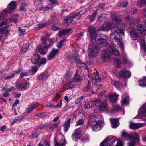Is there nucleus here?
Masks as SVG:
<instances>
[{"label": "nucleus", "instance_id": "f257e3e1", "mask_svg": "<svg viewBox=\"0 0 146 146\" xmlns=\"http://www.w3.org/2000/svg\"><path fill=\"white\" fill-rule=\"evenodd\" d=\"M114 25L112 22H107L104 23L100 27V30L104 31H110L112 28V33L111 35L110 40L112 44H114L115 42H117L119 45V47L123 50L124 46L123 42L121 41V36H124V31L123 29H118L116 27H112Z\"/></svg>", "mask_w": 146, "mask_h": 146}, {"label": "nucleus", "instance_id": "f03ea898", "mask_svg": "<svg viewBox=\"0 0 146 146\" xmlns=\"http://www.w3.org/2000/svg\"><path fill=\"white\" fill-rule=\"evenodd\" d=\"M89 31L90 33V36L92 40H95L96 43L99 44L102 46L104 45L106 43V40L107 39V36L105 35H103V37L101 36V37L99 38L98 39L96 40L95 37L96 34V30L94 27L92 26L90 27L89 29Z\"/></svg>", "mask_w": 146, "mask_h": 146}, {"label": "nucleus", "instance_id": "7ed1b4c3", "mask_svg": "<svg viewBox=\"0 0 146 146\" xmlns=\"http://www.w3.org/2000/svg\"><path fill=\"white\" fill-rule=\"evenodd\" d=\"M106 50H104L102 52V55L105 59L109 60L110 58L111 54L116 55L119 54V52L116 49L114 46H111L109 44H107L106 45Z\"/></svg>", "mask_w": 146, "mask_h": 146}, {"label": "nucleus", "instance_id": "20e7f679", "mask_svg": "<svg viewBox=\"0 0 146 146\" xmlns=\"http://www.w3.org/2000/svg\"><path fill=\"white\" fill-rule=\"evenodd\" d=\"M90 53L88 54L89 57L92 58L96 57L100 50L99 46L95 44H91L89 46Z\"/></svg>", "mask_w": 146, "mask_h": 146}, {"label": "nucleus", "instance_id": "39448f33", "mask_svg": "<svg viewBox=\"0 0 146 146\" xmlns=\"http://www.w3.org/2000/svg\"><path fill=\"white\" fill-rule=\"evenodd\" d=\"M82 11H80L79 13H75L74 15L71 14L70 16L67 17L66 18H65L64 20V22L67 23L68 21L70 20V22L68 24L70 25H73L76 23V21L73 19L76 17L77 16H80L82 14H80Z\"/></svg>", "mask_w": 146, "mask_h": 146}, {"label": "nucleus", "instance_id": "423d86ee", "mask_svg": "<svg viewBox=\"0 0 146 146\" xmlns=\"http://www.w3.org/2000/svg\"><path fill=\"white\" fill-rule=\"evenodd\" d=\"M116 140V138L112 136L106 137L100 144V146H111Z\"/></svg>", "mask_w": 146, "mask_h": 146}, {"label": "nucleus", "instance_id": "0eeeda50", "mask_svg": "<svg viewBox=\"0 0 146 146\" xmlns=\"http://www.w3.org/2000/svg\"><path fill=\"white\" fill-rule=\"evenodd\" d=\"M16 4L15 1H12L9 5V7L5 9L2 13L1 14H2L4 17L5 15L11 13L15 9Z\"/></svg>", "mask_w": 146, "mask_h": 146}, {"label": "nucleus", "instance_id": "6e6552de", "mask_svg": "<svg viewBox=\"0 0 146 146\" xmlns=\"http://www.w3.org/2000/svg\"><path fill=\"white\" fill-rule=\"evenodd\" d=\"M99 110L100 112L107 113L108 111V105L105 101L101 102L98 106Z\"/></svg>", "mask_w": 146, "mask_h": 146}, {"label": "nucleus", "instance_id": "1a4fd4ad", "mask_svg": "<svg viewBox=\"0 0 146 146\" xmlns=\"http://www.w3.org/2000/svg\"><path fill=\"white\" fill-rule=\"evenodd\" d=\"M131 38L133 40H137L139 42L141 39V37L139 34L136 30L133 29L130 33Z\"/></svg>", "mask_w": 146, "mask_h": 146}, {"label": "nucleus", "instance_id": "9d476101", "mask_svg": "<svg viewBox=\"0 0 146 146\" xmlns=\"http://www.w3.org/2000/svg\"><path fill=\"white\" fill-rule=\"evenodd\" d=\"M145 125V124L144 123H133L131 122L129 127L132 129L136 130L144 126Z\"/></svg>", "mask_w": 146, "mask_h": 146}, {"label": "nucleus", "instance_id": "9b49d317", "mask_svg": "<svg viewBox=\"0 0 146 146\" xmlns=\"http://www.w3.org/2000/svg\"><path fill=\"white\" fill-rule=\"evenodd\" d=\"M81 131L80 128H77L75 129L74 133L72 135V138L73 139L77 140L80 137Z\"/></svg>", "mask_w": 146, "mask_h": 146}, {"label": "nucleus", "instance_id": "f8f14e48", "mask_svg": "<svg viewBox=\"0 0 146 146\" xmlns=\"http://www.w3.org/2000/svg\"><path fill=\"white\" fill-rule=\"evenodd\" d=\"M119 75L120 76L123 78L126 79L129 78L131 76L130 72L125 69H123L121 71Z\"/></svg>", "mask_w": 146, "mask_h": 146}, {"label": "nucleus", "instance_id": "ddd939ff", "mask_svg": "<svg viewBox=\"0 0 146 146\" xmlns=\"http://www.w3.org/2000/svg\"><path fill=\"white\" fill-rule=\"evenodd\" d=\"M96 117L95 115H92L89 116L88 118V122L87 124V127H90L92 124L95 123Z\"/></svg>", "mask_w": 146, "mask_h": 146}, {"label": "nucleus", "instance_id": "4468645a", "mask_svg": "<svg viewBox=\"0 0 146 146\" xmlns=\"http://www.w3.org/2000/svg\"><path fill=\"white\" fill-rule=\"evenodd\" d=\"M59 50L58 49L53 48L48 56V59L50 60L54 58L55 56L58 54Z\"/></svg>", "mask_w": 146, "mask_h": 146}, {"label": "nucleus", "instance_id": "2eb2a0df", "mask_svg": "<svg viewBox=\"0 0 146 146\" xmlns=\"http://www.w3.org/2000/svg\"><path fill=\"white\" fill-rule=\"evenodd\" d=\"M54 142L55 146H65L66 143V141L64 138L57 140L55 139Z\"/></svg>", "mask_w": 146, "mask_h": 146}, {"label": "nucleus", "instance_id": "dca6fc26", "mask_svg": "<svg viewBox=\"0 0 146 146\" xmlns=\"http://www.w3.org/2000/svg\"><path fill=\"white\" fill-rule=\"evenodd\" d=\"M137 29L140 33L146 35V26L143 25H138Z\"/></svg>", "mask_w": 146, "mask_h": 146}, {"label": "nucleus", "instance_id": "f3484780", "mask_svg": "<svg viewBox=\"0 0 146 146\" xmlns=\"http://www.w3.org/2000/svg\"><path fill=\"white\" fill-rule=\"evenodd\" d=\"M100 121H98L95 122V123L92 124L90 127H91L94 131H98L100 130Z\"/></svg>", "mask_w": 146, "mask_h": 146}, {"label": "nucleus", "instance_id": "a211bd4d", "mask_svg": "<svg viewBox=\"0 0 146 146\" xmlns=\"http://www.w3.org/2000/svg\"><path fill=\"white\" fill-rule=\"evenodd\" d=\"M82 78L78 74H76L72 78V80H70L69 82V83H72V82H79L82 81Z\"/></svg>", "mask_w": 146, "mask_h": 146}, {"label": "nucleus", "instance_id": "6ab92c4d", "mask_svg": "<svg viewBox=\"0 0 146 146\" xmlns=\"http://www.w3.org/2000/svg\"><path fill=\"white\" fill-rule=\"evenodd\" d=\"M139 114L142 115L143 117H146V103L140 109L139 111Z\"/></svg>", "mask_w": 146, "mask_h": 146}, {"label": "nucleus", "instance_id": "aec40b11", "mask_svg": "<svg viewBox=\"0 0 146 146\" xmlns=\"http://www.w3.org/2000/svg\"><path fill=\"white\" fill-rule=\"evenodd\" d=\"M119 96V94L116 93H113L108 96V98L111 102H114L117 100Z\"/></svg>", "mask_w": 146, "mask_h": 146}, {"label": "nucleus", "instance_id": "412c9836", "mask_svg": "<svg viewBox=\"0 0 146 146\" xmlns=\"http://www.w3.org/2000/svg\"><path fill=\"white\" fill-rule=\"evenodd\" d=\"M92 84L95 85L100 82L101 81V79L99 77L98 73L96 71V73L95 77L93 78L92 80Z\"/></svg>", "mask_w": 146, "mask_h": 146}, {"label": "nucleus", "instance_id": "4be33fe9", "mask_svg": "<svg viewBox=\"0 0 146 146\" xmlns=\"http://www.w3.org/2000/svg\"><path fill=\"white\" fill-rule=\"evenodd\" d=\"M40 58V56L37 54H35L31 59V62L33 64H36L38 63Z\"/></svg>", "mask_w": 146, "mask_h": 146}, {"label": "nucleus", "instance_id": "5701e85b", "mask_svg": "<svg viewBox=\"0 0 146 146\" xmlns=\"http://www.w3.org/2000/svg\"><path fill=\"white\" fill-rule=\"evenodd\" d=\"M49 75L48 73L41 74L37 78L38 80L43 81L46 80L49 76Z\"/></svg>", "mask_w": 146, "mask_h": 146}, {"label": "nucleus", "instance_id": "b1692460", "mask_svg": "<svg viewBox=\"0 0 146 146\" xmlns=\"http://www.w3.org/2000/svg\"><path fill=\"white\" fill-rule=\"evenodd\" d=\"M48 48V47L46 45H42L40 47L39 51L41 54H45L47 52Z\"/></svg>", "mask_w": 146, "mask_h": 146}, {"label": "nucleus", "instance_id": "393cba45", "mask_svg": "<svg viewBox=\"0 0 146 146\" xmlns=\"http://www.w3.org/2000/svg\"><path fill=\"white\" fill-rule=\"evenodd\" d=\"M71 119V118L67 120L65 122L64 126V130L66 133L70 127V122Z\"/></svg>", "mask_w": 146, "mask_h": 146}, {"label": "nucleus", "instance_id": "a878e982", "mask_svg": "<svg viewBox=\"0 0 146 146\" xmlns=\"http://www.w3.org/2000/svg\"><path fill=\"white\" fill-rule=\"evenodd\" d=\"M110 120L112 125V127L116 128L118 126L119 122L118 119H116L111 118L110 119Z\"/></svg>", "mask_w": 146, "mask_h": 146}, {"label": "nucleus", "instance_id": "bb28decb", "mask_svg": "<svg viewBox=\"0 0 146 146\" xmlns=\"http://www.w3.org/2000/svg\"><path fill=\"white\" fill-rule=\"evenodd\" d=\"M129 96L127 93L123 94L122 95V104L123 105L127 103L128 100Z\"/></svg>", "mask_w": 146, "mask_h": 146}, {"label": "nucleus", "instance_id": "cd10ccee", "mask_svg": "<svg viewBox=\"0 0 146 146\" xmlns=\"http://www.w3.org/2000/svg\"><path fill=\"white\" fill-rule=\"evenodd\" d=\"M29 85V84L28 82H22L18 85V87L23 90H25L27 89Z\"/></svg>", "mask_w": 146, "mask_h": 146}, {"label": "nucleus", "instance_id": "c85d7f7f", "mask_svg": "<svg viewBox=\"0 0 146 146\" xmlns=\"http://www.w3.org/2000/svg\"><path fill=\"white\" fill-rule=\"evenodd\" d=\"M111 18L112 20L115 22L116 23L120 24L121 22V19H119L118 17L115 14H112L111 15Z\"/></svg>", "mask_w": 146, "mask_h": 146}, {"label": "nucleus", "instance_id": "c756f323", "mask_svg": "<svg viewBox=\"0 0 146 146\" xmlns=\"http://www.w3.org/2000/svg\"><path fill=\"white\" fill-rule=\"evenodd\" d=\"M131 139L138 141L139 139V137L138 134L135 132L130 133Z\"/></svg>", "mask_w": 146, "mask_h": 146}, {"label": "nucleus", "instance_id": "7c9ffc66", "mask_svg": "<svg viewBox=\"0 0 146 146\" xmlns=\"http://www.w3.org/2000/svg\"><path fill=\"white\" fill-rule=\"evenodd\" d=\"M139 84L140 86H146V77H143L142 79L140 80L139 82Z\"/></svg>", "mask_w": 146, "mask_h": 146}, {"label": "nucleus", "instance_id": "2f4dec72", "mask_svg": "<svg viewBox=\"0 0 146 146\" xmlns=\"http://www.w3.org/2000/svg\"><path fill=\"white\" fill-rule=\"evenodd\" d=\"M29 44H24L21 49L20 51L21 53H24L29 48Z\"/></svg>", "mask_w": 146, "mask_h": 146}, {"label": "nucleus", "instance_id": "473e14b6", "mask_svg": "<svg viewBox=\"0 0 146 146\" xmlns=\"http://www.w3.org/2000/svg\"><path fill=\"white\" fill-rule=\"evenodd\" d=\"M49 42V44L46 45L49 48L52 46L54 43L55 42V38H49L48 40Z\"/></svg>", "mask_w": 146, "mask_h": 146}, {"label": "nucleus", "instance_id": "72a5a7b5", "mask_svg": "<svg viewBox=\"0 0 146 146\" xmlns=\"http://www.w3.org/2000/svg\"><path fill=\"white\" fill-rule=\"evenodd\" d=\"M22 119L23 117L22 116L17 117L14 119L13 121L11 122V125H13L15 123L19 122L22 120Z\"/></svg>", "mask_w": 146, "mask_h": 146}, {"label": "nucleus", "instance_id": "f704fd0d", "mask_svg": "<svg viewBox=\"0 0 146 146\" xmlns=\"http://www.w3.org/2000/svg\"><path fill=\"white\" fill-rule=\"evenodd\" d=\"M47 61L46 59L44 58H42L39 60V62L38 63V67L40 66L45 64Z\"/></svg>", "mask_w": 146, "mask_h": 146}, {"label": "nucleus", "instance_id": "c9c22d12", "mask_svg": "<svg viewBox=\"0 0 146 146\" xmlns=\"http://www.w3.org/2000/svg\"><path fill=\"white\" fill-rule=\"evenodd\" d=\"M107 15L106 14H101L100 15L98 20L99 21L102 22L106 19Z\"/></svg>", "mask_w": 146, "mask_h": 146}, {"label": "nucleus", "instance_id": "e433bc0d", "mask_svg": "<svg viewBox=\"0 0 146 146\" xmlns=\"http://www.w3.org/2000/svg\"><path fill=\"white\" fill-rule=\"evenodd\" d=\"M70 31V30L69 29L61 30L59 32V35L60 37H62L68 33Z\"/></svg>", "mask_w": 146, "mask_h": 146}, {"label": "nucleus", "instance_id": "4c0bfd02", "mask_svg": "<svg viewBox=\"0 0 146 146\" xmlns=\"http://www.w3.org/2000/svg\"><path fill=\"white\" fill-rule=\"evenodd\" d=\"M140 45L141 48L144 52H146V45L145 42V40L144 39H143L141 42Z\"/></svg>", "mask_w": 146, "mask_h": 146}, {"label": "nucleus", "instance_id": "58836bf2", "mask_svg": "<svg viewBox=\"0 0 146 146\" xmlns=\"http://www.w3.org/2000/svg\"><path fill=\"white\" fill-rule=\"evenodd\" d=\"M66 39H64L59 42L57 44V46L58 48H61L62 46L66 43Z\"/></svg>", "mask_w": 146, "mask_h": 146}, {"label": "nucleus", "instance_id": "ea45409f", "mask_svg": "<svg viewBox=\"0 0 146 146\" xmlns=\"http://www.w3.org/2000/svg\"><path fill=\"white\" fill-rule=\"evenodd\" d=\"M52 8L51 6H50L49 5H47L46 6H43L41 7L39 9L40 11H46Z\"/></svg>", "mask_w": 146, "mask_h": 146}, {"label": "nucleus", "instance_id": "a19ab883", "mask_svg": "<svg viewBox=\"0 0 146 146\" xmlns=\"http://www.w3.org/2000/svg\"><path fill=\"white\" fill-rule=\"evenodd\" d=\"M84 122L85 120L84 119H79L76 122L75 125L76 126H78L81 125L84 123Z\"/></svg>", "mask_w": 146, "mask_h": 146}, {"label": "nucleus", "instance_id": "79ce46f5", "mask_svg": "<svg viewBox=\"0 0 146 146\" xmlns=\"http://www.w3.org/2000/svg\"><path fill=\"white\" fill-rule=\"evenodd\" d=\"M122 135L123 137L125 138L126 140H128L131 139L130 134L129 135L126 133L123 132Z\"/></svg>", "mask_w": 146, "mask_h": 146}, {"label": "nucleus", "instance_id": "37998d69", "mask_svg": "<svg viewBox=\"0 0 146 146\" xmlns=\"http://www.w3.org/2000/svg\"><path fill=\"white\" fill-rule=\"evenodd\" d=\"M114 64L116 66L119 68V66L121 64V60L118 59L117 58L114 60Z\"/></svg>", "mask_w": 146, "mask_h": 146}, {"label": "nucleus", "instance_id": "c03bdc74", "mask_svg": "<svg viewBox=\"0 0 146 146\" xmlns=\"http://www.w3.org/2000/svg\"><path fill=\"white\" fill-rule=\"evenodd\" d=\"M111 84H113L115 87L117 89H119L120 88L121 84L118 82L114 80H112L111 82Z\"/></svg>", "mask_w": 146, "mask_h": 146}, {"label": "nucleus", "instance_id": "a18cd8bd", "mask_svg": "<svg viewBox=\"0 0 146 146\" xmlns=\"http://www.w3.org/2000/svg\"><path fill=\"white\" fill-rule=\"evenodd\" d=\"M97 14V12L95 11L91 15L88 16V17L90 19V21L92 22L95 19V17Z\"/></svg>", "mask_w": 146, "mask_h": 146}, {"label": "nucleus", "instance_id": "49530a36", "mask_svg": "<svg viewBox=\"0 0 146 146\" xmlns=\"http://www.w3.org/2000/svg\"><path fill=\"white\" fill-rule=\"evenodd\" d=\"M38 70V68L36 67H32L31 70L29 71L30 74H33L36 72Z\"/></svg>", "mask_w": 146, "mask_h": 146}, {"label": "nucleus", "instance_id": "de8ad7c7", "mask_svg": "<svg viewBox=\"0 0 146 146\" xmlns=\"http://www.w3.org/2000/svg\"><path fill=\"white\" fill-rule=\"evenodd\" d=\"M144 4H146V0H139L137 1V5L139 6H141Z\"/></svg>", "mask_w": 146, "mask_h": 146}, {"label": "nucleus", "instance_id": "09e8293b", "mask_svg": "<svg viewBox=\"0 0 146 146\" xmlns=\"http://www.w3.org/2000/svg\"><path fill=\"white\" fill-rule=\"evenodd\" d=\"M25 30L24 29H23L20 28H19V36H22L25 34Z\"/></svg>", "mask_w": 146, "mask_h": 146}, {"label": "nucleus", "instance_id": "8fccbe9b", "mask_svg": "<svg viewBox=\"0 0 146 146\" xmlns=\"http://www.w3.org/2000/svg\"><path fill=\"white\" fill-rule=\"evenodd\" d=\"M41 39L43 42V44L42 45H46L47 44V39L43 36H41Z\"/></svg>", "mask_w": 146, "mask_h": 146}, {"label": "nucleus", "instance_id": "3c124183", "mask_svg": "<svg viewBox=\"0 0 146 146\" xmlns=\"http://www.w3.org/2000/svg\"><path fill=\"white\" fill-rule=\"evenodd\" d=\"M38 146H50V145L47 141H45L42 144L40 143Z\"/></svg>", "mask_w": 146, "mask_h": 146}, {"label": "nucleus", "instance_id": "603ef678", "mask_svg": "<svg viewBox=\"0 0 146 146\" xmlns=\"http://www.w3.org/2000/svg\"><path fill=\"white\" fill-rule=\"evenodd\" d=\"M0 32L1 34H5L7 33V30L6 28H0Z\"/></svg>", "mask_w": 146, "mask_h": 146}, {"label": "nucleus", "instance_id": "864d4df0", "mask_svg": "<svg viewBox=\"0 0 146 146\" xmlns=\"http://www.w3.org/2000/svg\"><path fill=\"white\" fill-rule=\"evenodd\" d=\"M58 123H55L54 124L51 125L49 129L50 130H53L55 128L57 127L59 125Z\"/></svg>", "mask_w": 146, "mask_h": 146}, {"label": "nucleus", "instance_id": "5fc2aeb1", "mask_svg": "<svg viewBox=\"0 0 146 146\" xmlns=\"http://www.w3.org/2000/svg\"><path fill=\"white\" fill-rule=\"evenodd\" d=\"M26 5L24 3H22L21 5L20 9L22 11H25L26 10Z\"/></svg>", "mask_w": 146, "mask_h": 146}, {"label": "nucleus", "instance_id": "6e6d98bb", "mask_svg": "<svg viewBox=\"0 0 146 146\" xmlns=\"http://www.w3.org/2000/svg\"><path fill=\"white\" fill-rule=\"evenodd\" d=\"M84 98V97L81 96L75 100V103L76 104L79 103L81 100H83Z\"/></svg>", "mask_w": 146, "mask_h": 146}, {"label": "nucleus", "instance_id": "4d7b16f0", "mask_svg": "<svg viewBox=\"0 0 146 146\" xmlns=\"http://www.w3.org/2000/svg\"><path fill=\"white\" fill-rule=\"evenodd\" d=\"M49 24L46 23H40L38 25V27L40 28L44 27L48 25Z\"/></svg>", "mask_w": 146, "mask_h": 146}, {"label": "nucleus", "instance_id": "13d9d810", "mask_svg": "<svg viewBox=\"0 0 146 146\" xmlns=\"http://www.w3.org/2000/svg\"><path fill=\"white\" fill-rule=\"evenodd\" d=\"M90 107V103L89 102H86L84 106V108L85 109H88Z\"/></svg>", "mask_w": 146, "mask_h": 146}, {"label": "nucleus", "instance_id": "bf43d9fd", "mask_svg": "<svg viewBox=\"0 0 146 146\" xmlns=\"http://www.w3.org/2000/svg\"><path fill=\"white\" fill-rule=\"evenodd\" d=\"M27 76V72H21L20 74L19 78H22L24 76Z\"/></svg>", "mask_w": 146, "mask_h": 146}, {"label": "nucleus", "instance_id": "052dcab7", "mask_svg": "<svg viewBox=\"0 0 146 146\" xmlns=\"http://www.w3.org/2000/svg\"><path fill=\"white\" fill-rule=\"evenodd\" d=\"M123 141L120 140H118L116 146H123Z\"/></svg>", "mask_w": 146, "mask_h": 146}, {"label": "nucleus", "instance_id": "680f3d73", "mask_svg": "<svg viewBox=\"0 0 146 146\" xmlns=\"http://www.w3.org/2000/svg\"><path fill=\"white\" fill-rule=\"evenodd\" d=\"M15 76V74H12L11 75L5 78V80H9L11 78H13Z\"/></svg>", "mask_w": 146, "mask_h": 146}, {"label": "nucleus", "instance_id": "e2e57ef3", "mask_svg": "<svg viewBox=\"0 0 146 146\" xmlns=\"http://www.w3.org/2000/svg\"><path fill=\"white\" fill-rule=\"evenodd\" d=\"M39 104L38 103L34 104L31 105V107L33 109H35L36 108L38 105Z\"/></svg>", "mask_w": 146, "mask_h": 146}, {"label": "nucleus", "instance_id": "0e129e2a", "mask_svg": "<svg viewBox=\"0 0 146 146\" xmlns=\"http://www.w3.org/2000/svg\"><path fill=\"white\" fill-rule=\"evenodd\" d=\"M62 101L61 100H60L59 101V102L57 104L56 106H54L55 107V108H56L57 107L58 108H60L62 106Z\"/></svg>", "mask_w": 146, "mask_h": 146}, {"label": "nucleus", "instance_id": "69168bd1", "mask_svg": "<svg viewBox=\"0 0 146 146\" xmlns=\"http://www.w3.org/2000/svg\"><path fill=\"white\" fill-rule=\"evenodd\" d=\"M135 144V142L134 141H131L127 143L128 146H134Z\"/></svg>", "mask_w": 146, "mask_h": 146}, {"label": "nucleus", "instance_id": "338daca9", "mask_svg": "<svg viewBox=\"0 0 146 146\" xmlns=\"http://www.w3.org/2000/svg\"><path fill=\"white\" fill-rule=\"evenodd\" d=\"M18 18L16 17H13L11 21H13L15 23H16L17 21H18Z\"/></svg>", "mask_w": 146, "mask_h": 146}, {"label": "nucleus", "instance_id": "774afa93", "mask_svg": "<svg viewBox=\"0 0 146 146\" xmlns=\"http://www.w3.org/2000/svg\"><path fill=\"white\" fill-rule=\"evenodd\" d=\"M33 108H32L31 107V106H30L28 107L27 109V112L28 113V114H29L32 111Z\"/></svg>", "mask_w": 146, "mask_h": 146}]
</instances>
